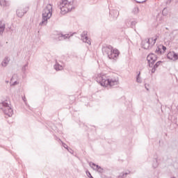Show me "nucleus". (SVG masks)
I'll return each instance as SVG.
<instances>
[{"mask_svg":"<svg viewBox=\"0 0 178 178\" xmlns=\"http://www.w3.org/2000/svg\"><path fill=\"white\" fill-rule=\"evenodd\" d=\"M89 165L93 170H97L99 173H104V168H102L101 166L95 164V163L92 162H89Z\"/></svg>","mask_w":178,"mask_h":178,"instance_id":"obj_8","label":"nucleus"},{"mask_svg":"<svg viewBox=\"0 0 178 178\" xmlns=\"http://www.w3.org/2000/svg\"><path fill=\"white\" fill-rule=\"evenodd\" d=\"M120 52L118 49H113V51L110 53V55H108L109 59H116L118 56H119Z\"/></svg>","mask_w":178,"mask_h":178,"instance_id":"obj_10","label":"nucleus"},{"mask_svg":"<svg viewBox=\"0 0 178 178\" xmlns=\"http://www.w3.org/2000/svg\"><path fill=\"white\" fill-rule=\"evenodd\" d=\"M161 48H162V49L165 51H166V47L163 46V45H161L160 46Z\"/></svg>","mask_w":178,"mask_h":178,"instance_id":"obj_32","label":"nucleus"},{"mask_svg":"<svg viewBox=\"0 0 178 178\" xmlns=\"http://www.w3.org/2000/svg\"><path fill=\"white\" fill-rule=\"evenodd\" d=\"M86 173H87L88 177H90V178H93V177H92V175H91V172H90V171H87Z\"/></svg>","mask_w":178,"mask_h":178,"instance_id":"obj_30","label":"nucleus"},{"mask_svg":"<svg viewBox=\"0 0 178 178\" xmlns=\"http://www.w3.org/2000/svg\"><path fill=\"white\" fill-rule=\"evenodd\" d=\"M144 2H147V0H145L143 1H137L138 3H144Z\"/></svg>","mask_w":178,"mask_h":178,"instance_id":"obj_35","label":"nucleus"},{"mask_svg":"<svg viewBox=\"0 0 178 178\" xmlns=\"http://www.w3.org/2000/svg\"><path fill=\"white\" fill-rule=\"evenodd\" d=\"M0 108L3 111L8 118L12 117L13 115V109L9 106V103L8 102H3L0 103Z\"/></svg>","mask_w":178,"mask_h":178,"instance_id":"obj_4","label":"nucleus"},{"mask_svg":"<svg viewBox=\"0 0 178 178\" xmlns=\"http://www.w3.org/2000/svg\"><path fill=\"white\" fill-rule=\"evenodd\" d=\"M9 62H10V58L6 56L1 63V66H3V67H6L8 65H9Z\"/></svg>","mask_w":178,"mask_h":178,"instance_id":"obj_14","label":"nucleus"},{"mask_svg":"<svg viewBox=\"0 0 178 178\" xmlns=\"http://www.w3.org/2000/svg\"><path fill=\"white\" fill-rule=\"evenodd\" d=\"M96 81L102 86V87H106V86H110V87H113V86H118L119 84V78H108L105 75H98L96 78Z\"/></svg>","mask_w":178,"mask_h":178,"instance_id":"obj_2","label":"nucleus"},{"mask_svg":"<svg viewBox=\"0 0 178 178\" xmlns=\"http://www.w3.org/2000/svg\"><path fill=\"white\" fill-rule=\"evenodd\" d=\"M158 159L156 158L153 160L152 167L154 169H156V168H158Z\"/></svg>","mask_w":178,"mask_h":178,"instance_id":"obj_19","label":"nucleus"},{"mask_svg":"<svg viewBox=\"0 0 178 178\" xmlns=\"http://www.w3.org/2000/svg\"><path fill=\"white\" fill-rule=\"evenodd\" d=\"M138 12H140V9H138V7H135L132 10V13L134 15H138Z\"/></svg>","mask_w":178,"mask_h":178,"instance_id":"obj_22","label":"nucleus"},{"mask_svg":"<svg viewBox=\"0 0 178 178\" xmlns=\"http://www.w3.org/2000/svg\"><path fill=\"white\" fill-rule=\"evenodd\" d=\"M0 5L1 6L5 8V6H8L9 5V2H8L6 0H0Z\"/></svg>","mask_w":178,"mask_h":178,"instance_id":"obj_17","label":"nucleus"},{"mask_svg":"<svg viewBox=\"0 0 178 178\" xmlns=\"http://www.w3.org/2000/svg\"><path fill=\"white\" fill-rule=\"evenodd\" d=\"M77 8V0H62L58 3L61 15H66Z\"/></svg>","mask_w":178,"mask_h":178,"instance_id":"obj_1","label":"nucleus"},{"mask_svg":"<svg viewBox=\"0 0 178 178\" xmlns=\"http://www.w3.org/2000/svg\"><path fill=\"white\" fill-rule=\"evenodd\" d=\"M127 24H128L129 27H131V29H134L136 24H137V22L128 20L127 21Z\"/></svg>","mask_w":178,"mask_h":178,"instance_id":"obj_16","label":"nucleus"},{"mask_svg":"<svg viewBox=\"0 0 178 178\" xmlns=\"http://www.w3.org/2000/svg\"><path fill=\"white\" fill-rule=\"evenodd\" d=\"M110 16L113 19V20H116L118 17H119V12L118 10H111L109 12Z\"/></svg>","mask_w":178,"mask_h":178,"instance_id":"obj_12","label":"nucleus"},{"mask_svg":"<svg viewBox=\"0 0 178 178\" xmlns=\"http://www.w3.org/2000/svg\"><path fill=\"white\" fill-rule=\"evenodd\" d=\"M156 70V68L152 66V73H154Z\"/></svg>","mask_w":178,"mask_h":178,"instance_id":"obj_33","label":"nucleus"},{"mask_svg":"<svg viewBox=\"0 0 178 178\" xmlns=\"http://www.w3.org/2000/svg\"><path fill=\"white\" fill-rule=\"evenodd\" d=\"M162 14L163 16H166L168 15V13L166 12V8H165L163 11H162Z\"/></svg>","mask_w":178,"mask_h":178,"instance_id":"obj_28","label":"nucleus"},{"mask_svg":"<svg viewBox=\"0 0 178 178\" xmlns=\"http://www.w3.org/2000/svg\"><path fill=\"white\" fill-rule=\"evenodd\" d=\"M156 59H158V56L154 54H150L147 57V60L149 63V67H152L154 66V63L156 62Z\"/></svg>","mask_w":178,"mask_h":178,"instance_id":"obj_6","label":"nucleus"},{"mask_svg":"<svg viewBox=\"0 0 178 178\" xmlns=\"http://www.w3.org/2000/svg\"><path fill=\"white\" fill-rule=\"evenodd\" d=\"M127 175H129V172H124V173L120 174L119 175V177L124 178V177H126V176H127Z\"/></svg>","mask_w":178,"mask_h":178,"instance_id":"obj_27","label":"nucleus"},{"mask_svg":"<svg viewBox=\"0 0 178 178\" xmlns=\"http://www.w3.org/2000/svg\"><path fill=\"white\" fill-rule=\"evenodd\" d=\"M157 38H149V39H145L142 41V47L144 48V49H149L150 47H152L153 45H155V43L156 42Z\"/></svg>","mask_w":178,"mask_h":178,"instance_id":"obj_5","label":"nucleus"},{"mask_svg":"<svg viewBox=\"0 0 178 178\" xmlns=\"http://www.w3.org/2000/svg\"><path fill=\"white\" fill-rule=\"evenodd\" d=\"M70 36H69V34H62L60 33L57 35L56 37V40H58V41H63V40H66L67 38H70Z\"/></svg>","mask_w":178,"mask_h":178,"instance_id":"obj_13","label":"nucleus"},{"mask_svg":"<svg viewBox=\"0 0 178 178\" xmlns=\"http://www.w3.org/2000/svg\"><path fill=\"white\" fill-rule=\"evenodd\" d=\"M162 63V61H158L153 67H154L156 69H158L159 67V65Z\"/></svg>","mask_w":178,"mask_h":178,"instance_id":"obj_26","label":"nucleus"},{"mask_svg":"<svg viewBox=\"0 0 178 178\" xmlns=\"http://www.w3.org/2000/svg\"><path fill=\"white\" fill-rule=\"evenodd\" d=\"M145 88H146L147 91H149V89L147 87V84H145Z\"/></svg>","mask_w":178,"mask_h":178,"instance_id":"obj_36","label":"nucleus"},{"mask_svg":"<svg viewBox=\"0 0 178 178\" xmlns=\"http://www.w3.org/2000/svg\"><path fill=\"white\" fill-rule=\"evenodd\" d=\"M63 145L64 148H65L66 149H67V145H66L65 143H63Z\"/></svg>","mask_w":178,"mask_h":178,"instance_id":"obj_34","label":"nucleus"},{"mask_svg":"<svg viewBox=\"0 0 178 178\" xmlns=\"http://www.w3.org/2000/svg\"><path fill=\"white\" fill-rule=\"evenodd\" d=\"M113 49V47L111 45L107 46V47H102V52L104 55H106L108 58L109 57V55H111V53L112 52Z\"/></svg>","mask_w":178,"mask_h":178,"instance_id":"obj_9","label":"nucleus"},{"mask_svg":"<svg viewBox=\"0 0 178 178\" xmlns=\"http://www.w3.org/2000/svg\"><path fill=\"white\" fill-rule=\"evenodd\" d=\"M172 60H178V54L174 52Z\"/></svg>","mask_w":178,"mask_h":178,"instance_id":"obj_25","label":"nucleus"},{"mask_svg":"<svg viewBox=\"0 0 178 178\" xmlns=\"http://www.w3.org/2000/svg\"><path fill=\"white\" fill-rule=\"evenodd\" d=\"M54 69L57 72H58L59 70H63V66L60 65L59 63H58V61H56V64L54 65Z\"/></svg>","mask_w":178,"mask_h":178,"instance_id":"obj_15","label":"nucleus"},{"mask_svg":"<svg viewBox=\"0 0 178 178\" xmlns=\"http://www.w3.org/2000/svg\"><path fill=\"white\" fill-rule=\"evenodd\" d=\"M52 16V5L47 4L42 11V20L40 22V26H46L48 19Z\"/></svg>","mask_w":178,"mask_h":178,"instance_id":"obj_3","label":"nucleus"},{"mask_svg":"<svg viewBox=\"0 0 178 178\" xmlns=\"http://www.w3.org/2000/svg\"><path fill=\"white\" fill-rule=\"evenodd\" d=\"M161 49V47H157V48L155 50V53L158 54V55H161V54H162V51Z\"/></svg>","mask_w":178,"mask_h":178,"instance_id":"obj_23","label":"nucleus"},{"mask_svg":"<svg viewBox=\"0 0 178 178\" xmlns=\"http://www.w3.org/2000/svg\"><path fill=\"white\" fill-rule=\"evenodd\" d=\"M4 31H5V28L0 27V35H2Z\"/></svg>","mask_w":178,"mask_h":178,"instance_id":"obj_29","label":"nucleus"},{"mask_svg":"<svg viewBox=\"0 0 178 178\" xmlns=\"http://www.w3.org/2000/svg\"><path fill=\"white\" fill-rule=\"evenodd\" d=\"M174 54H175V51H170L167 54L168 59H170V60H173V55H174Z\"/></svg>","mask_w":178,"mask_h":178,"instance_id":"obj_18","label":"nucleus"},{"mask_svg":"<svg viewBox=\"0 0 178 178\" xmlns=\"http://www.w3.org/2000/svg\"><path fill=\"white\" fill-rule=\"evenodd\" d=\"M27 67H29V63H27L26 64H25L23 67H22V72L24 73V74H26V72L27 70Z\"/></svg>","mask_w":178,"mask_h":178,"instance_id":"obj_21","label":"nucleus"},{"mask_svg":"<svg viewBox=\"0 0 178 178\" xmlns=\"http://www.w3.org/2000/svg\"><path fill=\"white\" fill-rule=\"evenodd\" d=\"M166 29V30H168V28H165Z\"/></svg>","mask_w":178,"mask_h":178,"instance_id":"obj_39","label":"nucleus"},{"mask_svg":"<svg viewBox=\"0 0 178 178\" xmlns=\"http://www.w3.org/2000/svg\"><path fill=\"white\" fill-rule=\"evenodd\" d=\"M22 99L24 101V102H26V97H22Z\"/></svg>","mask_w":178,"mask_h":178,"instance_id":"obj_38","label":"nucleus"},{"mask_svg":"<svg viewBox=\"0 0 178 178\" xmlns=\"http://www.w3.org/2000/svg\"><path fill=\"white\" fill-rule=\"evenodd\" d=\"M140 74L141 72H139V73L136 76V83H143V80L141 79V77H140Z\"/></svg>","mask_w":178,"mask_h":178,"instance_id":"obj_20","label":"nucleus"},{"mask_svg":"<svg viewBox=\"0 0 178 178\" xmlns=\"http://www.w3.org/2000/svg\"><path fill=\"white\" fill-rule=\"evenodd\" d=\"M88 32L86 31H83L81 35V40H83V42L88 44V45H91V41L88 40V36H87Z\"/></svg>","mask_w":178,"mask_h":178,"instance_id":"obj_11","label":"nucleus"},{"mask_svg":"<svg viewBox=\"0 0 178 178\" xmlns=\"http://www.w3.org/2000/svg\"><path fill=\"white\" fill-rule=\"evenodd\" d=\"M27 12H29V7H25V8L19 7L17 10V16H18V17H23V16H24V15H26Z\"/></svg>","mask_w":178,"mask_h":178,"instance_id":"obj_7","label":"nucleus"},{"mask_svg":"<svg viewBox=\"0 0 178 178\" xmlns=\"http://www.w3.org/2000/svg\"><path fill=\"white\" fill-rule=\"evenodd\" d=\"M17 84H19V82H17V81H15L13 83H11V86H17Z\"/></svg>","mask_w":178,"mask_h":178,"instance_id":"obj_31","label":"nucleus"},{"mask_svg":"<svg viewBox=\"0 0 178 178\" xmlns=\"http://www.w3.org/2000/svg\"><path fill=\"white\" fill-rule=\"evenodd\" d=\"M6 26V25L5 24V22H3V20H1V21H0V27H1V29H5Z\"/></svg>","mask_w":178,"mask_h":178,"instance_id":"obj_24","label":"nucleus"},{"mask_svg":"<svg viewBox=\"0 0 178 178\" xmlns=\"http://www.w3.org/2000/svg\"><path fill=\"white\" fill-rule=\"evenodd\" d=\"M67 150L69 151V152H70V154H72V152H73V150H72V149H70V150H69V149H67Z\"/></svg>","mask_w":178,"mask_h":178,"instance_id":"obj_37","label":"nucleus"}]
</instances>
